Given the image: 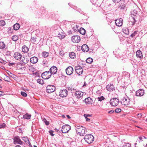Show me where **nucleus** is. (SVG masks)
I'll list each match as a JSON object with an SVG mask.
<instances>
[{"label": "nucleus", "mask_w": 147, "mask_h": 147, "mask_svg": "<svg viewBox=\"0 0 147 147\" xmlns=\"http://www.w3.org/2000/svg\"><path fill=\"white\" fill-rule=\"evenodd\" d=\"M76 130L78 134L81 136H84L87 132L86 129L81 126H77Z\"/></svg>", "instance_id": "obj_1"}, {"label": "nucleus", "mask_w": 147, "mask_h": 147, "mask_svg": "<svg viewBox=\"0 0 147 147\" xmlns=\"http://www.w3.org/2000/svg\"><path fill=\"white\" fill-rule=\"evenodd\" d=\"M84 139L88 143L90 144L94 141V137L91 134L86 135L85 136Z\"/></svg>", "instance_id": "obj_2"}, {"label": "nucleus", "mask_w": 147, "mask_h": 147, "mask_svg": "<svg viewBox=\"0 0 147 147\" xmlns=\"http://www.w3.org/2000/svg\"><path fill=\"white\" fill-rule=\"evenodd\" d=\"M71 129V126L68 125H65L63 126L61 131L63 133H66L68 132Z\"/></svg>", "instance_id": "obj_3"}, {"label": "nucleus", "mask_w": 147, "mask_h": 147, "mask_svg": "<svg viewBox=\"0 0 147 147\" xmlns=\"http://www.w3.org/2000/svg\"><path fill=\"white\" fill-rule=\"evenodd\" d=\"M42 77L44 79H48L51 76V74L49 71H47L44 72L42 74Z\"/></svg>", "instance_id": "obj_4"}, {"label": "nucleus", "mask_w": 147, "mask_h": 147, "mask_svg": "<svg viewBox=\"0 0 147 147\" xmlns=\"http://www.w3.org/2000/svg\"><path fill=\"white\" fill-rule=\"evenodd\" d=\"M130 100L128 97H124L121 101L122 104L124 105H128L130 103Z\"/></svg>", "instance_id": "obj_5"}, {"label": "nucleus", "mask_w": 147, "mask_h": 147, "mask_svg": "<svg viewBox=\"0 0 147 147\" xmlns=\"http://www.w3.org/2000/svg\"><path fill=\"white\" fill-rule=\"evenodd\" d=\"M111 105L113 106H116L119 102V100L117 98H113L110 101Z\"/></svg>", "instance_id": "obj_6"}, {"label": "nucleus", "mask_w": 147, "mask_h": 147, "mask_svg": "<svg viewBox=\"0 0 147 147\" xmlns=\"http://www.w3.org/2000/svg\"><path fill=\"white\" fill-rule=\"evenodd\" d=\"M55 89V87L54 86L48 85L46 88V92L48 93H50L54 92Z\"/></svg>", "instance_id": "obj_7"}, {"label": "nucleus", "mask_w": 147, "mask_h": 147, "mask_svg": "<svg viewBox=\"0 0 147 147\" xmlns=\"http://www.w3.org/2000/svg\"><path fill=\"white\" fill-rule=\"evenodd\" d=\"M84 93L80 91H76L75 94V96L78 99L82 98L83 95Z\"/></svg>", "instance_id": "obj_8"}, {"label": "nucleus", "mask_w": 147, "mask_h": 147, "mask_svg": "<svg viewBox=\"0 0 147 147\" xmlns=\"http://www.w3.org/2000/svg\"><path fill=\"white\" fill-rule=\"evenodd\" d=\"M68 92L67 90L65 89L62 90H61L59 92V96L61 97H65L67 95Z\"/></svg>", "instance_id": "obj_9"}, {"label": "nucleus", "mask_w": 147, "mask_h": 147, "mask_svg": "<svg viewBox=\"0 0 147 147\" xmlns=\"http://www.w3.org/2000/svg\"><path fill=\"white\" fill-rule=\"evenodd\" d=\"M75 70L77 74L79 75L82 74L83 72V69L80 66H76Z\"/></svg>", "instance_id": "obj_10"}, {"label": "nucleus", "mask_w": 147, "mask_h": 147, "mask_svg": "<svg viewBox=\"0 0 147 147\" xmlns=\"http://www.w3.org/2000/svg\"><path fill=\"white\" fill-rule=\"evenodd\" d=\"M65 71L67 75H70L73 73L74 69L72 67L69 66L66 69Z\"/></svg>", "instance_id": "obj_11"}, {"label": "nucleus", "mask_w": 147, "mask_h": 147, "mask_svg": "<svg viewBox=\"0 0 147 147\" xmlns=\"http://www.w3.org/2000/svg\"><path fill=\"white\" fill-rule=\"evenodd\" d=\"M80 40V38L79 36H74L72 37L71 40L74 42L78 43Z\"/></svg>", "instance_id": "obj_12"}, {"label": "nucleus", "mask_w": 147, "mask_h": 147, "mask_svg": "<svg viewBox=\"0 0 147 147\" xmlns=\"http://www.w3.org/2000/svg\"><path fill=\"white\" fill-rule=\"evenodd\" d=\"M13 140V142L14 144H18L20 145L23 144V142L21 140L19 137L17 136L15 137Z\"/></svg>", "instance_id": "obj_13"}, {"label": "nucleus", "mask_w": 147, "mask_h": 147, "mask_svg": "<svg viewBox=\"0 0 147 147\" xmlns=\"http://www.w3.org/2000/svg\"><path fill=\"white\" fill-rule=\"evenodd\" d=\"M50 73L51 75L55 74L57 73V68L55 66H53L51 67L49 69Z\"/></svg>", "instance_id": "obj_14"}, {"label": "nucleus", "mask_w": 147, "mask_h": 147, "mask_svg": "<svg viewBox=\"0 0 147 147\" xmlns=\"http://www.w3.org/2000/svg\"><path fill=\"white\" fill-rule=\"evenodd\" d=\"M13 57L16 60L20 59L22 57V55L18 52H16L14 53Z\"/></svg>", "instance_id": "obj_15"}, {"label": "nucleus", "mask_w": 147, "mask_h": 147, "mask_svg": "<svg viewBox=\"0 0 147 147\" xmlns=\"http://www.w3.org/2000/svg\"><path fill=\"white\" fill-rule=\"evenodd\" d=\"M123 20L121 18L116 20L115 23L116 25L118 26H121L123 24Z\"/></svg>", "instance_id": "obj_16"}, {"label": "nucleus", "mask_w": 147, "mask_h": 147, "mask_svg": "<svg viewBox=\"0 0 147 147\" xmlns=\"http://www.w3.org/2000/svg\"><path fill=\"white\" fill-rule=\"evenodd\" d=\"M144 94V90L140 89L137 90L136 92V95L137 96H143Z\"/></svg>", "instance_id": "obj_17"}, {"label": "nucleus", "mask_w": 147, "mask_h": 147, "mask_svg": "<svg viewBox=\"0 0 147 147\" xmlns=\"http://www.w3.org/2000/svg\"><path fill=\"white\" fill-rule=\"evenodd\" d=\"M106 89L107 90L111 92L115 90L114 86L112 84H108L106 87Z\"/></svg>", "instance_id": "obj_18"}, {"label": "nucleus", "mask_w": 147, "mask_h": 147, "mask_svg": "<svg viewBox=\"0 0 147 147\" xmlns=\"http://www.w3.org/2000/svg\"><path fill=\"white\" fill-rule=\"evenodd\" d=\"M84 101L86 104H92L93 102L92 99L90 97L86 98Z\"/></svg>", "instance_id": "obj_19"}, {"label": "nucleus", "mask_w": 147, "mask_h": 147, "mask_svg": "<svg viewBox=\"0 0 147 147\" xmlns=\"http://www.w3.org/2000/svg\"><path fill=\"white\" fill-rule=\"evenodd\" d=\"M38 61V58L36 57H33L31 58L30 59V62L33 64H35L37 63Z\"/></svg>", "instance_id": "obj_20"}, {"label": "nucleus", "mask_w": 147, "mask_h": 147, "mask_svg": "<svg viewBox=\"0 0 147 147\" xmlns=\"http://www.w3.org/2000/svg\"><path fill=\"white\" fill-rule=\"evenodd\" d=\"M81 49L84 52H87L89 50L88 46L86 44H84L82 45L81 47Z\"/></svg>", "instance_id": "obj_21"}, {"label": "nucleus", "mask_w": 147, "mask_h": 147, "mask_svg": "<svg viewBox=\"0 0 147 147\" xmlns=\"http://www.w3.org/2000/svg\"><path fill=\"white\" fill-rule=\"evenodd\" d=\"M136 53L137 57L141 59L142 57V54L141 51L140 50H138L136 51Z\"/></svg>", "instance_id": "obj_22"}, {"label": "nucleus", "mask_w": 147, "mask_h": 147, "mask_svg": "<svg viewBox=\"0 0 147 147\" xmlns=\"http://www.w3.org/2000/svg\"><path fill=\"white\" fill-rule=\"evenodd\" d=\"M22 51L24 53H27L29 51V48L26 45H24L22 49Z\"/></svg>", "instance_id": "obj_23"}, {"label": "nucleus", "mask_w": 147, "mask_h": 147, "mask_svg": "<svg viewBox=\"0 0 147 147\" xmlns=\"http://www.w3.org/2000/svg\"><path fill=\"white\" fill-rule=\"evenodd\" d=\"M31 116L30 114H29L28 113H26L23 115V118L27 119H30Z\"/></svg>", "instance_id": "obj_24"}, {"label": "nucleus", "mask_w": 147, "mask_h": 147, "mask_svg": "<svg viewBox=\"0 0 147 147\" xmlns=\"http://www.w3.org/2000/svg\"><path fill=\"white\" fill-rule=\"evenodd\" d=\"M65 36V34L64 33L61 32V33H59L58 34V37L60 39H62L64 38Z\"/></svg>", "instance_id": "obj_25"}, {"label": "nucleus", "mask_w": 147, "mask_h": 147, "mask_svg": "<svg viewBox=\"0 0 147 147\" xmlns=\"http://www.w3.org/2000/svg\"><path fill=\"white\" fill-rule=\"evenodd\" d=\"M69 57L71 58L74 59L76 57V55L74 52H71L69 53Z\"/></svg>", "instance_id": "obj_26"}, {"label": "nucleus", "mask_w": 147, "mask_h": 147, "mask_svg": "<svg viewBox=\"0 0 147 147\" xmlns=\"http://www.w3.org/2000/svg\"><path fill=\"white\" fill-rule=\"evenodd\" d=\"M67 89L68 90L70 91L71 93L74 92L76 90L73 87H67Z\"/></svg>", "instance_id": "obj_27"}, {"label": "nucleus", "mask_w": 147, "mask_h": 147, "mask_svg": "<svg viewBox=\"0 0 147 147\" xmlns=\"http://www.w3.org/2000/svg\"><path fill=\"white\" fill-rule=\"evenodd\" d=\"M22 61L23 63L25 64L27 63L29 61V59L27 58H25L24 57L22 58Z\"/></svg>", "instance_id": "obj_28"}, {"label": "nucleus", "mask_w": 147, "mask_h": 147, "mask_svg": "<svg viewBox=\"0 0 147 147\" xmlns=\"http://www.w3.org/2000/svg\"><path fill=\"white\" fill-rule=\"evenodd\" d=\"M20 28V25L18 24H16L13 26V29L17 30H18Z\"/></svg>", "instance_id": "obj_29"}, {"label": "nucleus", "mask_w": 147, "mask_h": 147, "mask_svg": "<svg viewBox=\"0 0 147 147\" xmlns=\"http://www.w3.org/2000/svg\"><path fill=\"white\" fill-rule=\"evenodd\" d=\"M5 47V45L3 42H0V49H3Z\"/></svg>", "instance_id": "obj_30"}, {"label": "nucleus", "mask_w": 147, "mask_h": 147, "mask_svg": "<svg viewBox=\"0 0 147 147\" xmlns=\"http://www.w3.org/2000/svg\"><path fill=\"white\" fill-rule=\"evenodd\" d=\"M137 14V11L136 10H134L132 11L131 13V17H132L133 18H135V17Z\"/></svg>", "instance_id": "obj_31"}, {"label": "nucleus", "mask_w": 147, "mask_h": 147, "mask_svg": "<svg viewBox=\"0 0 147 147\" xmlns=\"http://www.w3.org/2000/svg\"><path fill=\"white\" fill-rule=\"evenodd\" d=\"M78 31L82 35H84L86 31L85 30L82 28H80Z\"/></svg>", "instance_id": "obj_32"}, {"label": "nucleus", "mask_w": 147, "mask_h": 147, "mask_svg": "<svg viewBox=\"0 0 147 147\" xmlns=\"http://www.w3.org/2000/svg\"><path fill=\"white\" fill-rule=\"evenodd\" d=\"M139 139V140L138 139L136 141V142L135 144V147H137L136 146V145L137 144V143H140V141H141L143 139V137L140 136L139 138H138V139Z\"/></svg>", "instance_id": "obj_33"}, {"label": "nucleus", "mask_w": 147, "mask_h": 147, "mask_svg": "<svg viewBox=\"0 0 147 147\" xmlns=\"http://www.w3.org/2000/svg\"><path fill=\"white\" fill-rule=\"evenodd\" d=\"M93 60L92 58L91 57H89L86 60V62L90 64L93 61Z\"/></svg>", "instance_id": "obj_34"}, {"label": "nucleus", "mask_w": 147, "mask_h": 147, "mask_svg": "<svg viewBox=\"0 0 147 147\" xmlns=\"http://www.w3.org/2000/svg\"><path fill=\"white\" fill-rule=\"evenodd\" d=\"M123 31L126 34H129V30L128 28H125L123 29Z\"/></svg>", "instance_id": "obj_35"}, {"label": "nucleus", "mask_w": 147, "mask_h": 147, "mask_svg": "<svg viewBox=\"0 0 147 147\" xmlns=\"http://www.w3.org/2000/svg\"><path fill=\"white\" fill-rule=\"evenodd\" d=\"M42 121L46 125H49V122L45 118H43L42 119Z\"/></svg>", "instance_id": "obj_36"}, {"label": "nucleus", "mask_w": 147, "mask_h": 147, "mask_svg": "<svg viewBox=\"0 0 147 147\" xmlns=\"http://www.w3.org/2000/svg\"><path fill=\"white\" fill-rule=\"evenodd\" d=\"M18 36L16 35L13 36L12 38V40L14 41H17L18 39Z\"/></svg>", "instance_id": "obj_37"}, {"label": "nucleus", "mask_w": 147, "mask_h": 147, "mask_svg": "<svg viewBox=\"0 0 147 147\" xmlns=\"http://www.w3.org/2000/svg\"><path fill=\"white\" fill-rule=\"evenodd\" d=\"M37 82L40 84L42 85L44 83V82L43 81V80L38 79H37Z\"/></svg>", "instance_id": "obj_38"}, {"label": "nucleus", "mask_w": 147, "mask_h": 147, "mask_svg": "<svg viewBox=\"0 0 147 147\" xmlns=\"http://www.w3.org/2000/svg\"><path fill=\"white\" fill-rule=\"evenodd\" d=\"M78 26H77V25H75L73 27V30L75 32H76L78 30Z\"/></svg>", "instance_id": "obj_39"}, {"label": "nucleus", "mask_w": 147, "mask_h": 147, "mask_svg": "<svg viewBox=\"0 0 147 147\" xmlns=\"http://www.w3.org/2000/svg\"><path fill=\"white\" fill-rule=\"evenodd\" d=\"M4 80L5 81L10 82V79L7 76H5L4 77Z\"/></svg>", "instance_id": "obj_40"}, {"label": "nucleus", "mask_w": 147, "mask_h": 147, "mask_svg": "<svg viewBox=\"0 0 147 147\" xmlns=\"http://www.w3.org/2000/svg\"><path fill=\"white\" fill-rule=\"evenodd\" d=\"M48 53L46 52H44L42 53V56L44 57H47L48 56Z\"/></svg>", "instance_id": "obj_41"}, {"label": "nucleus", "mask_w": 147, "mask_h": 147, "mask_svg": "<svg viewBox=\"0 0 147 147\" xmlns=\"http://www.w3.org/2000/svg\"><path fill=\"white\" fill-rule=\"evenodd\" d=\"M123 147H131V145L129 143H125Z\"/></svg>", "instance_id": "obj_42"}, {"label": "nucleus", "mask_w": 147, "mask_h": 147, "mask_svg": "<svg viewBox=\"0 0 147 147\" xmlns=\"http://www.w3.org/2000/svg\"><path fill=\"white\" fill-rule=\"evenodd\" d=\"M138 32V31H135L134 33H133L131 34L130 36L132 38L133 37H134L137 34Z\"/></svg>", "instance_id": "obj_43"}, {"label": "nucleus", "mask_w": 147, "mask_h": 147, "mask_svg": "<svg viewBox=\"0 0 147 147\" xmlns=\"http://www.w3.org/2000/svg\"><path fill=\"white\" fill-rule=\"evenodd\" d=\"M99 101H101L105 99L104 97L103 96H101L100 97H98L97 98Z\"/></svg>", "instance_id": "obj_44"}, {"label": "nucleus", "mask_w": 147, "mask_h": 147, "mask_svg": "<svg viewBox=\"0 0 147 147\" xmlns=\"http://www.w3.org/2000/svg\"><path fill=\"white\" fill-rule=\"evenodd\" d=\"M5 24V22L3 20H1L0 21V26H3Z\"/></svg>", "instance_id": "obj_45"}, {"label": "nucleus", "mask_w": 147, "mask_h": 147, "mask_svg": "<svg viewBox=\"0 0 147 147\" xmlns=\"http://www.w3.org/2000/svg\"><path fill=\"white\" fill-rule=\"evenodd\" d=\"M22 139L26 143L28 142L29 141L28 138L26 137H22Z\"/></svg>", "instance_id": "obj_46"}, {"label": "nucleus", "mask_w": 147, "mask_h": 147, "mask_svg": "<svg viewBox=\"0 0 147 147\" xmlns=\"http://www.w3.org/2000/svg\"><path fill=\"white\" fill-rule=\"evenodd\" d=\"M21 94L24 97H26L27 96V94L24 92H21Z\"/></svg>", "instance_id": "obj_47"}, {"label": "nucleus", "mask_w": 147, "mask_h": 147, "mask_svg": "<svg viewBox=\"0 0 147 147\" xmlns=\"http://www.w3.org/2000/svg\"><path fill=\"white\" fill-rule=\"evenodd\" d=\"M36 38L34 37H32L31 39V41L32 43H34L36 41Z\"/></svg>", "instance_id": "obj_48"}, {"label": "nucleus", "mask_w": 147, "mask_h": 147, "mask_svg": "<svg viewBox=\"0 0 147 147\" xmlns=\"http://www.w3.org/2000/svg\"><path fill=\"white\" fill-rule=\"evenodd\" d=\"M121 110V109L120 108H117L115 110V111L116 113H119L120 112Z\"/></svg>", "instance_id": "obj_49"}, {"label": "nucleus", "mask_w": 147, "mask_h": 147, "mask_svg": "<svg viewBox=\"0 0 147 147\" xmlns=\"http://www.w3.org/2000/svg\"><path fill=\"white\" fill-rule=\"evenodd\" d=\"M8 74L9 76L11 77L12 78H14L15 75L12 74L11 72H9V73H8Z\"/></svg>", "instance_id": "obj_50"}, {"label": "nucleus", "mask_w": 147, "mask_h": 147, "mask_svg": "<svg viewBox=\"0 0 147 147\" xmlns=\"http://www.w3.org/2000/svg\"><path fill=\"white\" fill-rule=\"evenodd\" d=\"M115 3H118L120 2L121 0H112Z\"/></svg>", "instance_id": "obj_51"}, {"label": "nucleus", "mask_w": 147, "mask_h": 147, "mask_svg": "<svg viewBox=\"0 0 147 147\" xmlns=\"http://www.w3.org/2000/svg\"><path fill=\"white\" fill-rule=\"evenodd\" d=\"M5 124L4 123H3L1 124H0V128H3L5 127Z\"/></svg>", "instance_id": "obj_52"}, {"label": "nucleus", "mask_w": 147, "mask_h": 147, "mask_svg": "<svg viewBox=\"0 0 147 147\" xmlns=\"http://www.w3.org/2000/svg\"><path fill=\"white\" fill-rule=\"evenodd\" d=\"M84 117H90L92 116V115H89L88 114H84Z\"/></svg>", "instance_id": "obj_53"}, {"label": "nucleus", "mask_w": 147, "mask_h": 147, "mask_svg": "<svg viewBox=\"0 0 147 147\" xmlns=\"http://www.w3.org/2000/svg\"><path fill=\"white\" fill-rule=\"evenodd\" d=\"M49 132L50 133V134L52 136H53L54 135V134H53V131L52 130H50Z\"/></svg>", "instance_id": "obj_54"}, {"label": "nucleus", "mask_w": 147, "mask_h": 147, "mask_svg": "<svg viewBox=\"0 0 147 147\" xmlns=\"http://www.w3.org/2000/svg\"><path fill=\"white\" fill-rule=\"evenodd\" d=\"M135 18H133L134 21L132 22V25H134L136 22V20H135Z\"/></svg>", "instance_id": "obj_55"}, {"label": "nucleus", "mask_w": 147, "mask_h": 147, "mask_svg": "<svg viewBox=\"0 0 147 147\" xmlns=\"http://www.w3.org/2000/svg\"><path fill=\"white\" fill-rule=\"evenodd\" d=\"M138 118H140L142 116V113H139L137 115Z\"/></svg>", "instance_id": "obj_56"}, {"label": "nucleus", "mask_w": 147, "mask_h": 147, "mask_svg": "<svg viewBox=\"0 0 147 147\" xmlns=\"http://www.w3.org/2000/svg\"><path fill=\"white\" fill-rule=\"evenodd\" d=\"M114 112V110H111L110 111H108V113L111 114V113H113Z\"/></svg>", "instance_id": "obj_57"}, {"label": "nucleus", "mask_w": 147, "mask_h": 147, "mask_svg": "<svg viewBox=\"0 0 147 147\" xmlns=\"http://www.w3.org/2000/svg\"><path fill=\"white\" fill-rule=\"evenodd\" d=\"M15 64V63H11L9 62L8 63V65L9 66L13 65Z\"/></svg>", "instance_id": "obj_58"}, {"label": "nucleus", "mask_w": 147, "mask_h": 147, "mask_svg": "<svg viewBox=\"0 0 147 147\" xmlns=\"http://www.w3.org/2000/svg\"><path fill=\"white\" fill-rule=\"evenodd\" d=\"M87 117H85V118L86 119V120L87 121H89L90 120V119H89Z\"/></svg>", "instance_id": "obj_59"}, {"label": "nucleus", "mask_w": 147, "mask_h": 147, "mask_svg": "<svg viewBox=\"0 0 147 147\" xmlns=\"http://www.w3.org/2000/svg\"><path fill=\"white\" fill-rule=\"evenodd\" d=\"M27 143H28L29 144V145L30 146L32 147L31 144V143H30V142H29V141L28 142H27Z\"/></svg>", "instance_id": "obj_60"}, {"label": "nucleus", "mask_w": 147, "mask_h": 147, "mask_svg": "<svg viewBox=\"0 0 147 147\" xmlns=\"http://www.w3.org/2000/svg\"><path fill=\"white\" fill-rule=\"evenodd\" d=\"M3 93L2 91H0V97L3 96Z\"/></svg>", "instance_id": "obj_61"}, {"label": "nucleus", "mask_w": 147, "mask_h": 147, "mask_svg": "<svg viewBox=\"0 0 147 147\" xmlns=\"http://www.w3.org/2000/svg\"><path fill=\"white\" fill-rule=\"evenodd\" d=\"M147 144H146V145H143V146L141 147H146Z\"/></svg>", "instance_id": "obj_62"}, {"label": "nucleus", "mask_w": 147, "mask_h": 147, "mask_svg": "<svg viewBox=\"0 0 147 147\" xmlns=\"http://www.w3.org/2000/svg\"><path fill=\"white\" fill-rule=\"evenodd\" d=\"M66 116L67 117V118L69 119L71 118V117L69 115H66Z\"/></svg>", "instance_id": "obj_63"}, {"label": "nucleus", "mask_w": 147, "mask_h": 147, "mask_svg": "<svg viewBox=\"0 0 147 147\" xmlns=\"http://www.w3.org/2000/svg\"><path fill=\"white\" fill-rule=\"evenodd\" d=\"M16 147H21L20 145H16Z\"/></svg>", "instance_id": "obj_64"}]
</instances>
